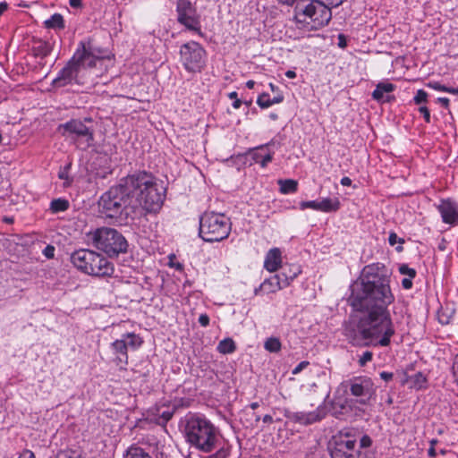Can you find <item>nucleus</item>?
Returning <instances> with one entry per match:
<instances>
[{"label": "nucleus", "instance_id": "nucleus-37", "mask_svg": "<svg viewBox=\"0 0 458 458\" xmlns=\"http://www.w3.org/2000/svg\"><path fill=\"white\" fill-rule=\"evenodd\" d=\"M257 104L261 108H267V107L271 106H272V100L270 98L269 94L262 93L261 95H259L258 99H257Z\"/></svg>", "mask_w": 458, "mask_h": 458}, {"label": "nucleus", "instance_id": "nucleus-15", "mask_svg": "<svg viewBox=\"0 0 458 458\" xmlns=\"http://www.w3.org/2000/svg\"><path fill=\"white\" fill-rule=\"evenodd\" d=\"M340 201L336 198H326L322 199L301 201L300 208L304 210L311 208L322 212H332L340 208Z\"/></svg>", "mask_w": 458, "mask_h": 458}, {"label": "nucleus", "instance_id": "nucleus-9", "mask_svg": "<svg viewBox=\"0 0 458 458\" xmlns=\"http://www.w3.org/2000/svg\"><path fill=\"white\" fill-rule=\"evenodd\" d=\"M190 403V398H180V400H177L175 396L174 402L163 399L148 410L147 420L157 425L165 426L172 419L177 407L189 406Z\"/></svg>", "mask_w": 458, "mask_h": 458}, {"label": "nucleus", "instance_id": "nucleus-7", "mask_svg": "<svg viewBox=\"0 0 458 458\" xmlns=\"http://www.w3.org/2000/svg\"><path fill=\"white\" fill-rule=\"evenodd\" d=\"M88 237L97 249L109 257H117L120 253H125L128 249V242L124 236L114 228H98L89 233Z\"/></svg>", "mask_w": 458, "mask_h": 458}, {"label": "nucleus", "instance_id": "nucleus-44", "mask_svg": "<svg viewBox=\"0 0 458 458\" xmlns=\"http://www.w3.org/2000/svg\"><path fill=\"white\" fill-rule=\"evenodd\" d=\"M43 254L45 255L46 258L47 259H52L54 258V255H55V247L52 246V245H47L44 250H43Z\"/></svg>", "mask_w": 458, "mask_h": 458}, {"label": "nucleus", "instance_id": "nucleus-42", "mask_svg": "<svg viewBox=\"0 0 458 458\" xmlns=\"http://www.w3.org/2000/svg\"><path fill=\"white\" fill-rule=\"evenodd\" d=\"M359 438H360V447H361V448L369 447L372 444V440L368 435L361 434V436Z\"/></svg>", "mask_w": 458, "mask_h": 458}, {"label": "nucleus", "instance_id": "nucleus-11", "mask_svg": "<svg viewBox=\"0 0 458 458\" xmlns=\"http://www.w3.org/2000/svg\"><path fill=\"white\" fill-rule=\"evenodd\" d=\"M180 59L187 72H200L205 67L206 51L200 44L191 41L181 47Z\"/></svg>", "mask_w": 458, "mask_h": 458}, {"label": "nucleus", "instance_id": "nucleus-48", "mask_svg": "<svg viewBox=\"0 0 458 458\" xmlns=\"http://www.w3.org/2000/svg\"><path fill=\"white\" fill-rule=\"evenodd\" d=\"M372 359V353L370 352H365L360 359V364H365Z\"/></svg>", "mask_w": 458, "mask_h": 458}, {"label": "nucleus", "instance_id": "nucleus-5", "mask_svg": "<svg viewBox=\"0 0 458 458\" xmlns=\"http://www.w3.org/2000/svg\"><path fill=\"white\" fill-rule=\"evenodd\" d=\"M331 18L330 7L318 0H301L294 6L293 21L300 30L306 31L319 30L326 26Z\"/></svg>", "mask_w": 458, "mask_h": 458}, {"label": "nucleus", "instance_id": "nucleus-58", "mask_svg": "<svg viewBox=\"0 0 458 458\" xmlns=\"http://www.w3.org/2000/svg\"><path fill=\"white\" fill-rule=\"evenodd\" d=\"M8 4L5 2L0 3V16L7 10Z\"/></svg>", "mask_w": 458, "mask_h": 458}, {"label": "nucleus", "instance_id": "nucleus-53", "mask_svg": "<svg viewBox=\"0 0 458 458\" xmlns=\"http://www.w3.org/2000/svg\"><path fill=\"white\" fill-rule=\"evenodd\" d=\"M262 421L265 424H271V423H273L274 420H273L272 416L267 414V415L263 416Z\"/></svg>", "mask_w": 458, "mask_h": 458}, {"label": "nucleus", "instance_id": "nucleus-62", "mask_svg": "<svg viewBox=\"0 0 458 458\" xmlns=\"http://www.w3.org/2000/svg\"><path fill=\"white\" fill-rule=\"evenodd\" d=\"M394 374H380L382 379H384L386 382H388L393 378Z\"/></svg>", "mask_w": 458, "mask_h": 458}, {"label": "nucleus", "instance_id": "nucleus-16", "mask_svg": "<svg viewBox=\"0 0 458 458\" xmlns=\"http://www.w3.org/2000/svg\"><path fill=\"white\" fill-rule=\"evenodd\" d=\"M351 392L354 396L360 397L361 403H365L373 393V384L369 378H356L351 385Z\"/></svg>", "mask_w": 458, "mask_h": 458}, {"label": "nucleus", "instance_id": "nucleus-22", "mask_svg": "<svg viewBox=\"0 0 458 458\" xmlns=\"http://www.w3.org/2000/svg\"><path fill=\"white\" fill-rule=\"evenodd\" d=\"M282 253L278 248L269 250L265 257L264 267L269 272H276L281 267Z\"/></svg>", "mask_w": 458, "mask_h": 458}, {"label": "nucleus", "instance_id": "nucleus-64", "mask_svg": "<svg viewBox=\"0 0 458 458\" xmlns=\"http://www.w3.org/2000/svg\"><path fill=\"white\" fill-rule=\"evenodd\" d=\"M254 86H255V81H254L250 80V81H248L246 82V87H247L248 89H253V88H254Z\"/></svg>", "mask_w": 458, "mask_h": 458}, {"label": "nucleus", "instance_id": "nucleus-57", "mask_svg": "<svg viewBox=\"0 0 458 458\" xmlns=\"http://www.w3.org/2000/svg\"><path fill=\"white\" fill-rule=\"evenodd\" d=\"M242 104V101L239 98H237L236 100H233L232 106L234 109H239L241 107Z\"/></svg>", "mask_w": 458, "mask_h": 458}, {"label": "nucleus", "instance_id": "nucleus-28", "mask_svg": "<svg viewBox=\"0 0 458 458\" xmlns=\"http://www.w3.org/2000/svg\"><path fill=\"white\" fill-rule=\"evenodd\" d=\"M260 419V415L251 409H244L241 417L242 420H245V426L247 428H253L257 426Z\"/></svg>", "mask_w": 458, "mask_h": 458}, {"label": "nucleus", "instance_id": "nucleus-18", "mask_svg": "<svg viewBox=\"0 0 458 458\" xmlns=\"http://www.w3.org/2000/svg\"><path fill=\"white\" fill-rule=\"evenodd\" d=\"M443 222L449 225L458 224V206L455 202L445 199L438 206Z\"/></svg>", "mask_w": 458, "mask_h": 458}, {"label": "nucleus", "instance_id": "nucleus-52", "mask_svg": "<svg viewBox=\"0 0 458 458\" xmlns=\"http://www.w3.org/2000/svg\"><path fill=\"white\" fill-rule=\"evenodd\" d=\"M69 4L73 8H78L81 6V0H69Z\"/></svg>", "mask_w": 458, "mask_h": 458}, {"label": "nucleus", "instance_id": "nucleus-14", "mask_svg": "<svg viewBox=\"0 0 458 458\" xmlns=\"http://www.w3.org/2000/svg\"><path fill=\"white\" fill-rule=\"evenodd\" d=\"M164 445L157 443L155 446L149 445L147 451L137 445L130 446L124 454V458H163L165 455Z\"/></svg>", "mask_w": 458, "mask_h": 458}, {"label": "nucleus", "instance_id": "nucleus-26", "mask_svg": "<svg viewBox=\"0 0 458 458\" xmlns=\"http://www.w3.org/2000/svg\"><path fill=\"white\" fill-rule=\"evenodd\" d=\"M31 50L35 56L44 58L51 53L52 47L47 41L37 40L34 42Z\"/></svg>", "mask_w": 458, "mask_h": 458}, {"label": "nucleus", "instance_id": "nucleus-41", "mask_svg": "<svg viewBox=\"0 0 458 458\" xmlns=\"http://www.w3.org/2000/svg\"><path fill=\"white\" fill-rule=\"evenodd\" d=\"M348 450L345 449V458H368L366 452H361L360 450L354 452V450L351 451L352 453H347Z\"/></svg>", "mask_w": 458, "mask_h": 458}, {"label": "nucleus", "instance_id": "nucleus-56", "mask_svg": "<svg viewBox=\"0 0 458 458\" xmlns=\"http://www.w3.org/2000/svg\"><path fill=\"white\" fill-rule=\"evenodd\" d=\"M259 407V403L258 402L251 403L248 406H246L244 409H251L252 411H256Z\"/></svg>", "mask_w": 458, "mask_h": 458}, {"label": "nucleus", "instance_id": "nucleus-50", "mask_svg": "<svg viewBox=\"0 0 458 458\" xmlns=\"http://www.w3.org/2000/svg\"><path fill=\"white\" fill-rule=\"evenodd\" d=\"M280 4L286 6H295L300 0H276Z\"/></svg>", "mask_w": 458, "mask_h": 458}, {"label": "nucleus", "instance_id": "nucleus-21", "mask_svg": "<svg viewBox=\"0 0 458 458\" xmlns=\"http://www.w3.org/2000/svg\"><path fill=\"white\" fill-rule=\"evenodd\" d=\"M395 89V85L390 82H379L374 91L372 98L379 103H386L391 100L390 93Z\"/></svg>", "mask_w": 458, "mask_h": 458}, {"label": "nucleus", "instance_id": "nucleus-33", "mask_svg": "<svg viewBox=\"0 0 458 458\" xmlns=\"http://www.w3.org/2000/svg\"><path fill=\"white\" fill-rule=\"evenodd\" d=\"M69 202L63 199H56L51 201L50 209L53 213H58L67 210Z\"/></svg>", "mask_w": 458, "mask_h": 458}, {"label": "nucleus", "instance_id": "nucleus-31", "mask_svg": "<svg viewBox=\"0 0 458 458\" xmlns=\"http://www.w3.org/2000/svg\"><path fill=\"white\" fill-rule=\"evenodd\" d=\"M47 29L63 30L64 29V20L62 14L54 13L49 19L44 21Z\"/></svg>", "mask_w": 458, "mask_h": 458}, {"label": "nucleus", "instance_id": "nucleus-34", "mask_svg": "<svg viewBox=\"0 0 458 458\" xmlns=\"http://www.w3.org/2000/svg\"><path fill=\"white\" fill-rule=\"evenodd\" d=\"M264 348L270 352H277L281 350V342L276 337H269L265 341Z\"/></svg>", "mask_w": 458, "mask_h": 458}, {"label": "nucleus", "instance_id": "nucleus-27", "mask_svg": "<svg viewBox=\"0 0 458 458\" xmlns=\"http://www.w3.org/2000/svg\"><path fill=\"white\" fill-rule=\"evenodd\" d=\"M277 183L280 192L283 194L294 193L298 190V182L293 179H280Z\"/></svg>", "mask_w": 458, "mask_h": 458}, {"label": "nucleus", "instance_id": "nucleus-24", "mask_svg": "<svg viewBox=\"0 0 458 458\" xmlns=\"http://www.w3.org/2000/svg\"><path fill=\"white\" fill-rule=\"evenodd\" d=\"M332 458H344V436L342 431L333 436L327 445Z\"/></svg>", "mask_w": 458, "mask_h": 458}, {"label": "nucleus", "instance_id": "nucleus-39", "mask_svg": "<svg viewBox=\"0 0 458 458\" xmlns=\"http://www.w3.org/2000/svg\"><path fill=\"white\" fill-rule=\"evenodd\" d=\"M399 272L402 275H406L411 278H414L416 276V270L414 268L409 267L405 264L400 266Z\"/></svg>", "mask_w": 458, "mask_h": 458}, {"label": "nucleus", "instance_id": "nucleus-59", "mask_svg": "<svg viewBox=\"0 0 458 458\" xmlns=\"http://www.w3.org/2000/svg\"><path fill=\"white\" fill-rule=\"evenodd\" d=\"M338 46L341 48H344V33H340L337 37Z\"/></svg>", "mask_w": 458, "mask_h": 458}, {"label": "nucleus", "instance_id": "nucleus-2", "mask_svg": "<svg viewBox=\"0 0 458 458\" xmlns=\"http://www.w3.org/2000/svg\"><path fill=\"white\" fill-rule=\"evenodd\" d=\"M165 199L164 188L155 176L146 171H138L119 180L104 192L99 200L100 212L110 218L123 221L140 208L146 212H157Z\"/></svg>", "mask_w": 458, "mask_h": 458}, {"label": "nucleus", "instance_id": "nucleus-8", "mask_svg": "<svg viewBox=\"0 0 458 458\" xmlns=\"http://www.w3.org/2000/svg\"><path fill=\"white\" fill-rule=\"evenodd\" d=\"M231 232V222L224 214L205 213L199 219V234L205 242H220Z\"/></svg>", "mask_w": 458, "mask_h": 458}, {"label": "nucleus", "instance_id": "nucleus-19", "mask_svg": "<svg viewBox=\"0 0 458 458\" xmlns=\"http://www.w3.org/2000/svg\"><path fill=\"white\" fill-rule=\"evenodd\" d=\"M273 141H270L267 144L260 145L259 147L250 148L248 151V155L251 157V159L258 164H260L262 167H266L268 163H270L273 159V152L265 151L267 147L272 145Z\"/></svg>", "mask_w": 458, "mask_h": 458}, {"label": "nucleus", "instance_id": "nucleus-46", "mask_svg": "<svg viewBox=\"0 0 458 458\" xmlns=\"http://www.w3.org/2000/svg\"><path fill=\"white\" fill-rule=\"evenodd\" d=\"M199 323L204 327H208L209 325V317L207 314H201L199 317Z\"/></svg>", "mask_w": 458, "mask_h": 458}, {"label": "nucleus", "instance_id": "nucleus-4", "mask_svg": "<svg viewBox=\"0 0 458 458\" xmlns=\"http://www.w3.org/2000/svg\"><path fill=\"white\" fill-rule=\"evenodd\" d=\"M102 61L103 59L95 54L89 41L87 43L81 41L72 57L60 70L51 85L55 89L82 85L85 83L88 70Z\"/></svg>", "mask_w": 458, "mask_h": 458}, {"label": "nucleus", "instance_id": "nucleus-61", "mask_svg": "<svg viewBox=\"0 0 458 458\" xmlns=\"http://www.w3.org/2000/svg\"><path fill=\"white\" fill-rule=\"evenodd\" d=\"M283 99H284L283 96L275 97L274 98H271L272 105L281 103L283 101Z\"/></svg>", "mask_w": 458, "mask_h": 458}, {"label": "nucleus", "instance_id": "nucleus-23", "mask_svg": "<svg viewBox=\"0 0 458 458\" xmlns=\"http://www.w3.org/2000/svg\"><path fill=\"white\" fill-rule=\"evenodd\" d=\"M400 382L419 390L426 387L427 378L425 374H401Z\"/></svg>", "mask_w": 458, "mask_h": 458}, {"label": "nucleus", "instance_id": "nucleus-43", "mask_svg": "<svg viewBox=\"0 0 458 458\" xmlns=\"http://www.w3.org/2000/svg\"><path fill=\"white\" fill-rule=\"evenodd\" d=\"M428 86L431 89L437 90V91L447 92L449 90L448 87L442 85L441 83L437 82V81L429 82L428 84Z\"/></svg>", "mask_w": 458, "mask_h": 458}, {"label": "nucleus", "instance_id": "nucleus-12", "mask_svg": "<svg viewBox=\"0 0 458 458\" xmlns=\"http://www.w3.org/2000/svg\"><path fill=\"white\" fill-rule=\"evenodd\" d=\"M328 413L327 404L323 402L313 411H292L284 409V416L291 422L301 426H310L323 420Z\"/></svg>", "mask_w": 458, "mask_h": 458}, {"label": "nucleus", "instance_id": "nucleus-51", "mask_svg": "<svg viewBox=\"0 0 458 458\" xmlns=\"http://www.w3.org/2000/svg\"><path fill=\"white\" fill-rule=\"evenodd\" d=\"M308 365V361H301L297 365V367L293 370V372H301V370L305 369Z\"/></svg>", "mask_w": 458, "mask_h": 458}, {"label": "nucleus", "instance_id": "nucleus-36", "mask_svg": "<svg viewBox=\"0 0 458 458\" xmlns=\"http://www.w3.org/2000/svg\"><path fill=\"white\" fill-rule=\"evenodd\" d=\"M55 458H84L79 450L66 449L60 451Z\"/></svg>", "mask_w": 458, "mask_h": 458}, {"label": "nucleus", "instance_id": "nucleus-49", "mask_svg": "<svg viewBox=\"0 0 458 458\" xmlns=\"http://www.w3.org/2000/svg\"><path fill=\"white\" fill-rule=\"evenodd\" d=\"M412 279L411 277L403 278L402 280V286L406 290L411 289L412 287Z\"/></svg>", "mask_w": 458, "mask_h": 458}, {"label": "nucleus", "instance_id": "nucleus-1", "mask_svg": "<svg viewBox=\"0 0 458 458\" xmlns=\"http://www.w3.org/2000/svg\"><path fill=\"white\" fill-rule=\"evenodd\" d=\"M349 304L357 311H367L360 318V327L365 337L387 346L394 328L386 307L394 301L390 288V274L383 263L364 267L360 276L350 285Z\"/></svg>", "mask_w": 458, "mask_h": 458}, {"label": "nucleus", "instance_id": "nucleus-63", "mask_svg": "<svg viewBox=\"0 0 458 458\" xmlns=\"http://www.w3.org/2000/svg\"><path fill=\"white\" fill-rule=\"evenodd\" d=\"M228 98L233 100H236L238 98V94L236 91H232L228 93Z\"/></svg>", "mask_w": 458, "mask_h": 458}, {"label": "nucleus", "instance_id": "nucleus-45", "mask_svg": "<svg viewBox=\"0 0 458 458\" xmlns=\"http://www.w3.org/2000/svg\"><path fill=\"white\" fill-rule=\"evenodd\" d=\"M419 111L423 115L425 121L427 123H429L430 122V113H429L428 108L427 106H420L419 108Z\"/></svg>", "mask_w": 458, "mask_h": 458}, {"label": "nucleus", "instance_id": "nucleus-3", "mask_svg": "<svg viewBox=\"0 0 458 458\" xmlns=\"http://www.w3.org/2000/svg\"><path fill=\"white\" fill-rule=\"evenodd\" d=\"M183 433L188 443L199 450L210 453L208 458H226L229 448L221 439L218 430L204 416L188 414L183 420Z\"/></svg>", "mask_w": 458, "mask_h": 458}, {"label": "nucleus", "instance_id": "nucleus-25", "mask_svg": "<svg viewBox=\"0 0 458 458\" xmlns=\"http://www.w3.org/2000/svg\"><path fill=\"white\" fill-rule=\"evenodd\" d=\"M301 273V268L295 265H290L284 267L282 271L279 274L280 281H283L286 284V287L291 284V283Z\"/></svg>", "mask_w": 458, "mask_h": 458}, {"label": "nucleus", "instance_id": "nucleus-6", "mask_svg": "<svg viewBox=\"0 0 458 458\" xmlns=\"http://www.w3.org/2000/svg\"><path fill=\"white\" fill-rule=\"evenodd\" d=\"M71 261L81 272L95 276H110L114 273V266L101 254L86 249L74 251Z\"/></svg>", "mask_w": 458, "mask_h": 458}, {"label": "nucleus", "instance_id": "nucleus-29", "mask_svg": "<svg viewBox=\"0 0 458 458\" xmlns=\"http://www.w3.org/2000/svg\"><path fill=\"white\" fill-rule=\"evenodd\" d=\"M76 147L81 150H86L94 145V133L93 130L85 133V136H81L73 140Z\"/></svg>", "mask_w": 458, "mask_h": 458}, {"label": "nucleus", "instance_id": "nucleus-32", "mask_svg": "<svg viewBox=\"0 0 458 458\" xmlns=\"http://www.w3.org/2000/svg\"><path fill=\"white\" fill-rule=\"evenodd\" d=\"M235 348V343L232 338H225L220 341L217 345V351L223 354L232 353Z\"/></svg>", "mask_w": 458, "mask_h": 458}, {"label": "nucleus", "instance_id": "nucleus-60", "mask_svg": "<svg viewBox=\"0 0 458 458\" xmlns=\"http://www.w3.org/2000/svg\"><path fill=\"white\" fill-rule=\"evenodd\" d=\"M285 76L289 79H294L296 77V72L294 71L289 70L285 72Z\"/></svg>", "mask_w": 458, "mask_h": 458}, {"label": "nucleus", "instance_id": "nucleus-10", "mask_svg": "<svg viewBox=\"0 0 458 458\" xmlns=\"http://www.w3.org/2000/svg\"><path fill=\"white\" fill-rule=\"evenodd\" d=\"M143 344L142 338L134 333H126L111 344V351L114 355V362L119 369H126L128 363V351L137 350Z\"/></svg>", "mask_w": 458, "mask_h": 458}, {"label": "nucleus", "instance_id": "nucleus-54", "mask_svg": "<svg viewBox=\"0 0 458 458\" xmlns=\"http://www.w3.org/2000/svg\"><path fill=\"white\" fill-rule=\"evenodd\" d=\"M437 101L445 107H447L449 105V99L446 98H438Z\"/></svg>", "mask_w": 458, "mask_h": 458}, {"label": "nucleus", "instance_id": "nucleus-30", "mask_svg": "<svg viewBox=\"0 0 458 458\" xmlns=\"http://www.w3.org/2000/svg\"><path fill=\"white\" fill-rule=\"evenodd\" d=\"M361 436V431L359 428H348L345 431V449L348 451H352L357 438Z\"/></svg>", "mask_w": 458, "mask_h": 458}, {"label": "nucleus", "instance_id": "nucleus-17", "mask_svg": "<svg viewBox=\"0 0 458 458\" xmlns=\"http://www.w3.org/2000/svg\"><path fill=\"white\" fill-rule=\"evenodd\" d=\"M63 130V135L69 137L73 140L77 138L85 136V133L91 131L80 120H72L59 126V131Z\"/></svg>", "mask_w": 458, "mask_h": 458}, {"label": "nucleus", "instance_id": "nucleus-40", "mask_svg": "<svg viewBox=\"0 0 458 458\" xmlns=\"http://www.w3.org/2000/svg\"><path fill=\"white\" fill-rule=\"evenodd\" d=\"M337 407L340 408V410H343L344 409V403H342V401L339 399V400H334L332 402V413L333 415H335V417H338V415H341L342 414V411H338L337 410Z\"/></svg>", "mask_w": 458, "mask_h": 458}, {"label": "nucleus", "instance_id": "nucleus-38", "mask_svg": "<svg viewBox=\"0 0 458 458\" xmlns=\"http://www.w3.org/2000/svg\"><path fill=\"white\" fill-rule=\"evenodd\" d=\"M415 104L420 105L426 103L428 100V93L423 89H419L413 98Z\"/></svg>", "mask_w": 458, "mask_h": 458}, {"label": "nucleus", "instance_id": "nucleus-47", "mask_svg": "<svg viewBox=\"0 0 458 458\" xmlns=\"http://www.w3.org/2000/svg\"><path fill=\"white\" fill-rule=\"evenodd\" d=\"M18 458H36L32 451L24 449L18 456Z\"/></svg>", "mask_w": 458, "mask_h": 458}, {"label": "nucleus", "instance_id": "nucleus-35", "mask_svg": "<svg viewBox=\"0 0 458 458\" xmlns=\"http://www.w3.org/2000/svg\"><path fill=\"white\" fill-rule=\"evenodd\" d=\"M388 242L391 246L399 243V245L395 248L397 252H402L403 250V244L404 243V239L398 237V235L394 232H391L388 236Z\"/></svg>", "mask_w": 458, "mask_h": 458}, {"label": "nucleus", "instance_id": "nucleus-20", "mask_svg": "<svg viewBox=\"0 0 458 458\" xmlns=\"http://www.w3.org/2000/svg\"><path fill=\"white\" fill-rule=\"evenodd\" d=\"M285 287L286 284L280 281L279 276L276 274L269 278L265 279L259 287L254 290V293L255 295H258L260 291H263L266 293H274Z\"/></svg>", "mask_w": 458, "mask_h": 458}, {"label": "nucleus", "instance_id": "nucleus-13", "mask_svg": "<svg viewBox=\"0 0 458 458\" xmlns=\"http://www.w3.org/2000/svg\"><path fill=\"white\" fill-rule=\"evenodd\" d=\"M176 11L178 21L191 30H199V18L196 8L189 0H177Z\"/></svg>", "mask_w": 458, "mask_h": 458}, {"label": "nucleus", "instance_id": "nucleus-55", "mask_svg": "<svg viewBox=\"0 0 458 458\" xmlns=\"http://www.w3.org/2000/svg\"><path fill=\"white\" fill-rule=\"evenodd\" d=\"M453 372H458V353L455 355L453 362Z\"/></svg>", "mask_w": 458, "mask_h": 458}]
</instances>
